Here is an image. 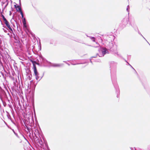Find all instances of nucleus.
<instances>
[{"instance_id":"nucleus-1","label":"nucleus","mask_w":150,"mask_h":150,"mask_svg":"<svg viewBox=\"0 0 150 150\" xmlns=\"http://www.w3.org/2000/svg\"><path fill=\"white\" fill-rule=\"evenodd\" d=\"M117 63L116 62L111 61L110 62V67L111 75H116L117 72Z\"/></svg>"},{"instance_id":"nucleus-2","label":"nucleus","mask_w":150,"mask_h":150,"mask_svg":"<svg viewBox=\"0 0 150 150\" xmlns=\"http://www.w3.org/2000/svg\"><path fill=\"white\" fill-rule=\"evenodd\" d=\"M102 54H99V57H103L105 54L109 53L108 50L106 48H103L101 49Z\"/></svg>"},{"instance_id":"nucleus-3","label":"nucleus","mask_w":150,"mask_h":150,"mask_svg":"<svg viewBox=\"0 0 150 150\" xmlns=\"http://www.w3.org/2000/svg\"><path fill=\"white\" fill-rule=\"evenodd\" d=\"M34 71L36 79L37 80H40L42 78V77L39 76V74L37 71V69L35 66H34Z\"/></svg>"},{"instance_id":"nucleus-4","label":"nucleus","mask_w":150,"mask_h":150,"mask_svg":"<svg viewBox=\"0 0 150 150\" xmlns=\"http://www.w3.org/2000/svg\"><path fill=\"white\" fill-rule=\"evenodd\" d=\"M129 21V17H125L124 18L122 21V23L124 25V26H125L128 24Z\"/></svg>"},{"instance_id":"nucleus-5","label":"nucleus","mask_w":150,"mask_h":150,"mask_svg":"<svg viewBox=\"0 0 150 150\" xmlns=\"http://www.w3.org/2000/svg\"><path fill=\"white\" fill-rule=\"evenodd\" d=\"M62 66V64L51 63V66L54 67H60Z\"/></svg>"},{"instance_id":"nucleus-6","label":"nucleus","mask_w":150,"mask_h":150,"mask_svg":"<svg viewBox=\"0 0 150 150\" xmlns=\"http://www.w3.org/2000/svg\"><path fill=\"white\" fill-rule=\"evenodd\" d=\"M4 23L6 25L7 27L11 31V32H13V30L11 28V27L10 25L9 24V22L8 21H6V22H4Z\"/></svg>"},{"instance_id":"nucleus-7","label":"nucleus","mask_w":150,"mask_h":150,"mask_svg":"<svg viewBox=\"0 0 150 150\" xmlns=\"http://www.w3.org/2000/svg\"><path fill=\"white\" fill-rule=\"evenodd\" d=\"M113 53L116 56L118 57L121 56L120 54L118 52L117 49H116L115 50H114L113 51Z\"/></svg>"},{"instance_id":"nucleus-8","label":"nucleus","mask_w":150,"mask_h":150,"mask_svg":"<svg viewBox=\"0 0 150 150\" xmlns=\"http://www.w3.org/2000/svg\"><path fill=\"white\" fill-rule=\"evenodd\" d=\"M15 7L16 8H18V9H17V11H19L20 13H21V11H22L21 8L19 6H16V5H15Z\"/></svg>"},{"instance_id":"nucleus-9","label":"nucleus","mask_w":150,"mask_h":150,"mask_svg":"<svg viewBox=\"0 0 150 150\" xmlns=\"http://www.w3.org/2000/svg\"><path fill=\"white\" fill-rule=\"evenodd\" d=\"M138 33L139 34L141 35L142 37L144 38V39L146 40V41L149 44V42L147 41L146 39L144 37V36L142 35L141 33L139 32V31L138 32Z\"/></svg>"},{"instance_id":"nucleus-10","label":"nucleus","mask_w":150,"mask_h":150,"mask_svg":"<svg viewBox=\"0 0 150 150\" xmlns=\"http://www.w3.org/2000/svg\"><path fill=\"white\" fill-rule=\"evenodd\" d=\"M38 141L39 144L41 145H42L43 144V142L42 140L41 139L40 141H39V140Z\"/></svg>"},{"instance_id":"nucleus-11","label":"nucleus","mask_w":150,"mask_h":150,"mask_svg":"<svg viewBox=\"0 0 150 150\" xmlns=\"http://www.w3.org/2000/svg\"><path fill=\"white\" fill-rule=\"evenodd\" d=\"M2 17L3 18V19L4 21V22H6V21H7V20L5 18V17L3 15H2Z\"/></svg>"},{"instance_id":"nucleus-12","label":"nucleus","mask_w":150,"mask_h":150,"mask_svg":"<svg viewBox=\"0 0 150 150\" xmlns=\"http://www.w3.org/2000/svg\"><path fill=\"white\" fill-rule=\"evenodd\" d=\"M91 39L93 42H95V38L93 37H89Z\"/></svg>"},{"instance_id":"nucleus-13","label":"nucleus","mask_w":150,"mask_h":150,"mask_svg":"<svg viewBox=\"0 0 150 150\" xmlns=\"http://www.w3.org/2000/svg\"><path fill=\"white\" fill-rule=\"evenodd\" d=\"M129 5H128L127 6V11L128 12H129Z\"/></svg>"},{"instance_id":"nucleus-14","label":"nucleus","mask_w":150,"mask_h":150,"mask_svg":"<svg viewBox=\"0 0 150 150\" xmlns=\"http://www.w3.org/2000/svg\"><path fill=\"white\" fill-rule=\"evenodd\" d=\"M23 24L24 25L25 24H26V21L25 18H23Z\"/></svg>"},{"instance_id":"nucleus-15","label":"nucleus","mask_w":150,"mask_h":150,"mask_svg":"<svg viewBox=\"0 0 150 150\" xmlns=\"http://www.w3.org/2000/svg\"><path fill=\"white\" fill-rule=\"evenodd\" d=\"M20 13L21 15V17L22 18H23V14L22 11H21Z\"/></svg>"},{"instance_id":"nucleus-16","label":"nucleus","mask_w":150,"mask_h":150,"mask_svg":"<svg viewBox=\"0 0 150 150\" xmlns=\"http://www.w3.org/2000/svg\"><path fill=\"white\" fill-rule=\"evenodd\" d=\"M3 30L5 32V33L7 32V29L6 28L5 29L4 28H3Z\"/></svg>"},{"instance_id":"nucleus-17","label":"nucleus","mask_w":150,"mask_h":150,"mask_svg":"<svg viewBox=\"0 0 150 150\" xmlns=\"http://www.w3.org/2000/svg\"><path fill=\"white\" fill-rule=\"evenodd\" d=\"M35 132L36 133V134L35 133H34V134L35 135H36V134H38V130L35 131Z\"/></svg>"},{"instance_id":"nucleus-18","label":"nucleus","mask_w":150,"mask_h":150,"mask_svg":"<svg viewBox=\"0 0 150 150\" xmlns=\"http://www.w3.org/2000/svg\"><path fill=\"white\" fill-rule=\"evenodd\" d=\"M128 63V64H129V65H130V67H131L132 69H133L134 70H135V69H134V68L132 67V66L129 63Z\"/></svg>"},{"instance_id":"nucleus-19","label":"nucleus","mask_w":150,"mask_h":150,"mask_svg":"<svg viewBox=\"0 0 150 150\" xmlns=\"http://www.w3.org/2000/svg\"><path fill=\"white\" fill-rule=\"evenodd\" d=\"M130 149H131V150H134V149L132 147L130 148ZM134 150H136V149L135 148L134 149Z\"/></svg>"},{"instance_id":"nucleus-20","label":"nucleus","mask_w":150,"mask_h":150,"mask_svg":"<svg viewBox=\"0 0 150 150\" xmlns=\"http://www.w3.org/2000/svg\"><path fill=\"white\" fill-rule=\"evenodd\" d=\"M19 3L20 5L21 6V0H19Z\"/></svg>"},{"instance_id":"nucleus-21","label":"nucleus","mask_w":150,"mask_h":150,"mask_svg":"<svg viewBox=\"0 0 150 150\" xmlns=\"http://www.w3.org/2000/svg\"><path fill=\"white\" fill-rule=\"evenodd\" d=\"M80 64L79 63H77V64H72V65H76V64Z\"/></svg>"},{"instance_id":"nucleus-22","label":"nucleus","mask_w":150,"mask_h":150,"mask_svg":"<svg viewBox=\"0 0 150 150\" xmlns=\"http://www.w3.org/2000/svg\"><path fill=\"white\" fill-rule=\"evenodd\" d=\"M96 57L95 56V57H92L96 58Z\"/></svg>"},{"instance_id":"nucleus-23","label":"nucleus","mask_w":150,"mask_h":150,"mask_svg":"<svg viewBox=\"0 0 150 150\" xmlns=\"http://www.w3.org/2000/svg\"><path fill=\"white\" fill-rule=\"evenodd\" d=\"M98 62H100V60H99V61H98Z\"/></svg>"},{"instance_id":"nucleus-24","label":"nucleus","mask_w":150,"mask_h":150,"mask_svg":"<svg viewBox=\"0 0 150 150\" xmlns=\"http://www.w3.org/2000/svg\"><path fill=\"white\" fill-rule=\"evenodd\" d=\"M67 64L68 65H69V64L68 63H67Z\"/></svg>"},{"instance_id":"nucleus-25","label":"nucleus","mask_w":150,"mask_h":150,"mask_svg":"<svg viewBox=\"0 0 150 150\" xmlns=\"http://www.w3.org/2000/svg\"><path fill=\"white\" fill-rule=\"evenodd\" d=\"M90 61H91V62L92 63V61H91V59H90Z\"/></svg>"},{"instance_id":"nucleus-26","label":"nucleus","mask_w":150,"mask_h":150,"mask_svg":"<svg viewBox=\"0 0 150 150\" xmlns=\"http://www.w3.org/2000/svg\"><path fill=\"white\" fill-rule=\"evenodd\" d=\"M98 45L97 46V47L98 46H99V45H98Z\"/></svg>"}]
</instances>
